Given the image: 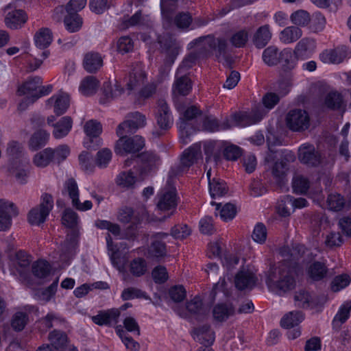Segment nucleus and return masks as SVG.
Instances as JSON below:
<instances>
[{"instance_id":"a878e982","label":"nucleus","mask_w":351,"mask_h":351,"mask_svg":"<svg viewBox=\"0 0 351 351\" xmlns=\"http://www.w3.org/2000/svg\"><path fill=\"white\" fill-rule=\"evenodd\" d=\"M232 128L230 120L226 118L221 123L213 117H205L202 123V130L209 132H215L221 130H226Z\"/></svg>"},{"instance_id":"473e14b6","label":"nucleus","mask_w":351,"mask_h":351,"mask_svg":"<svg viewBox=\"0 0 351 351\" xmlns=\"http://www.w3.org/2000/svg\"><path fill=\"white\" fill-rule=\"evenodd\" d=\"M256 282V278L250 271H240L235 277V286L239 290L252 289Z\"/></svg>"},{"instance_id":"603ef678","label":"nucleus","mask_w":351,"mask_h":351,"mask_svg":"<svg viewBox=\"0 0 351 351\" xmlns=\"http://www.w3.org/2000/svg\"><path fill=\"white\" fill-rule=\"evenodd\" d=\"M159 43L162 49L172 56V61L178 53V47L175 39L171 36L163 37L159 39Z\"/></svg>"},{"instance_id":"864d4df0","label":"nucleus","mask_w":351,"mask_h":351,"mask_svg":"<svg viewBox=\"0 0 351 351\" xmlns=\"http://www.w3.org/2000/svg\"><path fill=\"white\" fill-rule=\"evenodd\" d=\"M51 269V265L47 261L38 260L32 265V271L34 276L45 278L49 275Z\"/></svg>"},{"instance_id":"09e8293b","label":"nucleus","mask_w":351,"mask_h":351,"mask_svg":"<svg viewBox=\"0 0 351 351\" xmlns=\"http://www.w3.org/2000/svg\"><path fill=\"white\" fill-rule=\"evenodd\" d=\"M116 184L125 189L132 188L136 182V177L131 171H123L120 172L116 178Z\"/></svg>"},{"instance_id":"2eb2a0df","label":"nucleus","mask_w":351,"mask_h":351,"mask_svg":"<svg viewBox=\"0 0 351 351\" xmlns=\"http://www.w3.org/2000/svg\"><path fill=\"white\" fill-rule=\"evenodd\" d=\"M18 212L14 204L4 199H0V231L8 230L12 225V217Z\"/></svg>"},{"instance_id":"c9c22d12","label":"nucleus","mask_w":351,"mask_h":351,"mask_svg":"<svg viewBox=\"0 0 351 351\" xmlns=\"http://www.w3.org/2000/svg\"><path fill=\"white\" fill-rule=\"evenodd\" d=\"M48 339L50 344L56 350H64L69 343V338L65 332L54 329L49 333Z\"/></svg>"},{"instance_id":"e433bc0d","label":"nucleus","mask_w":351,"mask_h":351,"mask_svg":"<svg viewBox=\"0 0 351 351\" xmlns=\"http://www.w3.org/2000/svg\"><path fill=\"white\" fill-rule=\"evenodd\" d=\"M186 308L198 320L203 319L207 315V309L204 306L202 300L199 296H195L187 302Z\"/></svg>"},{"instance_id":"423d86ee","label":"nucleus","mask_w":351,"mask_h":351,"mask_svg":"<svg viewBox=\"0 0 351 351\" xmlns=\"http://www.w3.org/2000/svg\"><path fill=\"white\" fill-rule=\"evenodd\" d=\"M190 45L207 47L214 52L219 61L226 60L228 53V43L224 38H215L213 35L201 36L193 40Z\"/></svg>"},{"instance_id":"6ab92c4d","label":"nucleus","mask_w":351,"mask_h":351,"mask_svg":"<svg viewBox=\"0 0 351 351\" xmlns=\"http://www.w3.org/2000/svg\"><path fill=\"white\" fill-rule=\"evenodd\" d=\"M147 78L146 73L139 64L132 66L126 83L127 89L132 90L143 85Z\"/></svg>"},{"instance_id":"79ce46f5","label":"nucleus","mask_w":351,"mask_h":351,"mask_svg":"<svg viewBox=\"0 0 351 351\" xmlns=\"http://www.w3.org/2000/svg\"><path fill=\"white\" fill-rule=\"evenodd\" d=\"M52 40V32L50 29L47 27L41 28L34 35L35 45L40 49L47 48L51 45Z\"/></svg>"},{"instance_id":"aec40b11","label":"nucleus","mask_w":351,"mask_h":351,"mask_svg":"<svg viewBox=\"0 0 351 351\" xmlns=\"http://www.w3.org/2000/svg\"><path fill=\"white\" fill-rule=\"evenodd\" d=\"M192 90V82L188 75L176 73L175 81L172 86V93L174 97L186 96Z\"/></svg>"},{"instance_id":"c03bdc74","label":"nucleus","mask_w":351,"mask_h":351,"mask_svg":"<svg viewBox=\"0 0 351 351\" xmlns=\"http://www.w3.org/2000/svg\"><path fill=\"white\" fill-rule=\"evenodd\" d=\"M43 84V79L39 76H34L28 78V80L24 82L18 88V93L19 95H25L27 94H32L36 91L37 88Z\"/></svg>"},{"instance_id":"cd10ccee","label":"nucleus","mask_w":351,"mask_h":351,"mask_svg":"<svg viewBox=\"0 0 351 351\" xmlns=\"http://www.w3.org/2000/svg\"><path fill=\"white\" fill-rule=\"evenodd\" d=\"M272 33L269 25L259 27L252 36V43L256 48L263 49L271 39Z\"/></svg>"},{"instance_id":"1a4fd4ad","label":"nucleus","mask_w":351,"mask_h":351,"mask_svg":"<svg viewBox=\"0 0 351 351\" xmlns=\"http://www.w3.org/2000/svg\"><path fill=\"white\" fill-rule=\"evenodd\" d=\"M310 116L305 110L295 108L290 110L286 114L287 127L293 132H303L310 126Z\"/></svg>"},{"instance_id":"a211bd4d","label":"nucleus","mask_w":351,"mask_h":351,"mask_svg":"<svg viewBox=\"0 0 351 351\" xmlns=\"http://www.w3.org/2000/svg\"><path fill=\"white\" fill-rule=\"evenodd\" d=\"M120 311L118 308L99 311L96 315L91 317L93 322L98 326H112L118 323Z\"/></svg>"},{"instance_id":"37998d69","label":"nucleus","mask_w":351,"mask_h":351,"mask_svg":"<svg viewBox=\"0 0 351 351\" xmlns=\"http://www.w3.org/2000/svg\"><path fill=\"white\" fill-rule=\"evenodd\" d=\"M209 193L212 198L223 197L228 192L226 183L219 178H213L208 182Z\"/></svg>"},{"instance_id":"4468645a","label":"nucleus","mask_w":351,"mask_h":351,"mask_svg":"<svg viewBox=\"0 0 351 351\" xmlns=\"http://www.w3.org/2000/svg\"><path fill=\"white\" fill-rule=\"evenodd\" d=\"M156 119L158 125L162 130H167L173 124V118L167 101L159 99L157 101V112Z\"/></svg>"},{"instance_id":"7c9ffc66","label":"nucleus","mask_w":351,"mask_h":351,"mask_svg":"<svg viewBox=\"0 0 351 351\" xmlns=\"http://www.w3.org/2000/svg\"><path fill=\"white\" fill-rule=\"evenodd\" d=\"M78 248V235L75 231L67 234L66 239L62 247L61 256L64 259H69L76 254Z\"/></svg>"},{"instance_id":"7ed1b4c3","label":"nucleus","mask_w":351,"mask_h":351,"mask_svg":"<svg viewBox=\"0 0 351 351\" xmlns=\"http://www.w3.org/2000/svg\"><path fill=\"white\" fill-rule=\"evenodd\" d=\"M201 114L202 111L195 106L187 108L182 112V116L177 123L180 141L182 144L186 145L191 141L192 136L197 130L196 127L192 125L191 121Z\"/></svg>"},{"instance_id":"b1692460","label":"nucleus","mask_w":351,"mask_h":351,"mask_svg":"<svg viewBox=\"0 0 351 351\" xmlns=\"http://www.w3.org/2000/svg\"><path fill=\"white\" fill-rule=\"evenodd\" d=\"M69 97L66 93H60L53 95L47 100V105L53 106L57 116L64 114L69 106Z\"/></svg>"},{"instance_id":"39448f33","label":"nucleus","mask_w":351,"mask_h":351,"mask_svg":"<svg viewBox=\"0 0 351 351\" xmlns=\"http://www.w3.org/2000/svg\"><path fill=\"white\" fill-rule=\"evenodd\" d=\"M201 158V143H193L183 152L180 162L171 167L170 173L177 176L187 172L189 168Z\"/></svg>"},{"instance_id":"f03ea898","label":"nucleus","mask_w":351,"mask_h":351,"mask_svg":"<svg viewBox=\"0 0 351 351\" xmlns=\"http://www.w3.org/2000/svg\"><path fill=\"white\" fill-rule=\"evenodd\" d=\"M266 284L279 295L294 289L296 287L295 268L287 261H280L277 267L271 266Z\"/></svg>"},{"instance_id":"ddd939ff","label":"nucleus","mask_w":351,"mask_h":351,"mask_svg":"<svg viewBox=\"0 0 351 351\" xmlns=\"http://www.w3.org/2000/svg\"><path fill=\"white\" fill-rule=\"evenodd\" d=\"M298 159L308 167H318L322 160L320 152L311 143H304L298 149Z\"/></svg>"},{"instance_id":"dca6fc26","label":"nucleus","mask_w":351,"mask_h":351,"mask_svg":"<svg viewBox=\"0 0 351 351\" xmlns=\"http://www.w3.org/2000/svg\"><path fill=\"white\" fill-rule=\"evenodd\" d=\"M308 251L302 244L295 243L291 247H282L280 250V255L284 258L282 261H287L296 268L298 260Z\"/></svg>"},{"instance_id":"4d7b16f0","label":"nucleus","mask_w":351,"mask_h":351,"mask_svg":"<svg viewBox=\"0 0 351 351\" xmlns=\"http://www.w3.org/2000/svg\"><path fill=\"white\" fill-rule=\"evenodd\" d=\"M351 311V301H347L339 307L337 314L333 318L332 324H342L350 317Z\"/></svg>"},{"instance_id":"69168bd1","label":"nucleus","mask_w":351,"mask_h":351,"mask_svg":"<svg viewBox=\"0 0 351 351\" xmlns=\"http://www.w3.org/2000/svg\"><path fill=\"white\" fill-rule=\"evenodd\" d=\"M78 220V215L71 208H66L64 210L62 216V222L64 226L69 228H74L77 226Z\"/></svg>"},{"instance_id":"3c124183","label":"nucleus","mask_w":351,"mask_h":351,"mask_svg":"<svg viewBox=\"0 0 351 351\" xmlns=\"http://www.w3.org/2000/svg\"><path fill=\"white\" fill-rule=\"evenodd\" d=\"M294 300L295 306L303 308H308L315 304L310 293L303 289L295 292Z\"/></svg>"},{"instance_id":"9d476101","label":"nucleus","mask_w":351,"mask_h":351,"mask_svg":"<svg viewBox=\"0 0 351 351\" xmlns=\"http://www.w3.org/2000/svg\"><path fill=\"white\" fill-rule=\"evenodd\" d=\"M295 156L291 152L283 153L280 158L278 159L271 167V175L276 183L281 186L286 180L289 164L294 160Z\"/></svg>"},{"instance_id":"5fc2aeb1","label":"nucleus","mask_w":351,"mask_h":351,"mask_svg":"<svg viewBox=\"0 0 351 351\" xmlns=\"http://www.w3.org/2000/svg\"><path fill=\"white\" fill-rule=\"evenodd\" d=\"M41 324L47 328L49 329L54 326H62L66 323L64 318L62 317L58 313L55 312H49L40 320Z\"/></svg>"},{"instance_id":"bb28decb","label":"nucleus","mask_w":351,"mask_h":351,"mask_svg":"<svg viewBox=\"0 0 351 351\" xmlns=\"http://www.w3.org/2000/svg\"><path fill=\"white\" fill-rule=\"evenodd\" d=\"M314 51V41L308 38H303L297 43L293 52L299 60H304L311 58Z\"/></svg>"},{"instance_id":"c756f323","label":"nucleus","mask_w":351,"mask_h":351,"mask_svg":"<svg viewBox=\"0 0 351 351\" xmlns=\"http://www.w3.org/2000/svg\"><path fill=\"white\" fill-rule=\"evenodd\" d=\"M235 308L232 303L217 304L213 309V318L217 322H224L235 313Z\"/></svg>"},{"instance_id":"72a5a7b5","label":"nucleus","mask_w":351,"mask_h":351,"mask_svg":"<svg viewBox=\"0 0 351 351\" xmlns=\"http://www.w3.org/2000/svg\"><path fill=\"white\" fill-rule=\"evenodd\" d=\"M298 60L291 48H285L281 51L279 64L285 72H289L296 67Z\"/></svg>"},{"instance_id":"de8ad7c7","label":"nucleus","mask_w":351,"mask_h":351,"mask_svg":"<svg viewBox=\"0 0 351 351\" xmlns=\"http://www.w3.org/2000/svg\"><path fill=\"white\" fill-rule=\"evenodd\" d=\"M64 23L68 32L74 33L81 29L83 24V19L78 14L70 13L65 16Z\"/></svg>"},{"instance_id":"0eeeda50","label":"nucleus","mask_w":351,"mask_h":351,"mask_svg":"<svg viewBox=\"0 0 351 351\" xmlns=\"http://www.w3.org/2000/svg\"><path fill=\"white\" fill-rule=\"evenodd\" d=\"M42 202L39 206L31 209L28 213V222L32 226H40L43 223L53 207V199L51 195L45 193L41 197Z\"/></svg>"},{"instance_id":"20e7f679","label":"nucleus","mask_w":351,"mask_h":351,"mask_svg":"<svg viewBox=\"0 0 351 351\" xmlns=\"http://www.w3.org/2000/svg\"><path fill=\"white\" fill-rule=\"evenodd\" d=\"M156 199L157 209L168 213L166 219L176 213L180 197L175 186H165L158 192Z\"/></svg>"},{"instance_id":"0e129e2a","label":"nucleus","mask_w":351,"mask_h":351,"mask_svg":"<svg viewBox=\"0 0 351 351\" xmlns=\"http://www.w3.org/2000/svg\"><path fill=\"white\" fill-rule=\"evenodd\" d=\"M290 19L295 25L304 27L310 23L311 16L308 12L299 10L291 14Z\"/></svg>"},{"instance_id":"bf43d9fd","label":"nucleus","mask_w":351,"mask_h":351,"mask_svg":"<svg viewBox=\"0 0 351 351\" xmlns=\"http://www.w3.org/2000/svg\"><path fill=\"white\" fill-rule=\"evenodd\" d=\"M145 170L150 171L158 165L160 158L153 152H145L139 156Z\"/></svg>"},{"instance_id":"58836bf2","label":"nucleus","mask_w":351,"mask_h":351,"mask_svg":"<svg viewBox=\"0 0 351 351\" xmlns=\"http://www.w3.org/2000/svg\"><path fill=\"white\" fill-rule=\"evenodd\" d=\"M281 51L274 46L266 47L262 53V60L268 66H274L279 64Z\"/></svg>"},{"instance_id":"13d9d810","label":"nucleus","mask_w":351,"mask_h":351,"mask_svg":"<svg viewBox=\"0 0 351 351\" xmlns=\"http://www.w3.org/2000/svg\"><path fill=\"white\" fill-rule=\"evenodd\" d=\"M249 39V33L246 29H240L232 34L230 43L236 48L244 47Z\"/></svg>"},{"instance_id":"8fccbe9b","label":"nucleus","mask_w":351,"mask_h":351,"mask_svg":"<svg viewBox=\"0 0 351 351\" xmlns=\"http://www.w3.org/2000/svg\"><path fill=\"white\" fill-rule=\"evenodd\" d=\"M29 322V315L25 312H16L11 319V327L16 332L22 331Z\"/></svg>"},{"instance_id":"412c9836","label":"nucleus","mask_w":351,"mask_h":351,"mask_svg":"<svg viewBox=\"0 0 351 351\" xmlns=\"http://www.w3.org/2000/svg\"><path fill=\"white\" fill-rule=\"evenodd\" d=\"M124 92V88L121 83L116 80L114 83L110 81L104 82L102 86L103 97L100 102L105 104L110 100L114 99L120 97Z\"/></svg>"},{"instance_id":"393cba45","label":"nucleus","mask_w":351,"mask_h":351,"mask_svg":"<svg viewBox=\"0 0 351 351\" xmlns=\"http://www.w3.org/2000/svg\"><path fill=\"white\" fill-rule=\"evenodd\" d=\"M83 66L88 73H95L103 66V58L98 52H88L84 55Z\"/></svg>"},{"instance_id":"f8f14e48","label":"nucleus","mask_w":351,"mask_h":351,"mask_svg":"<svg viewBox=\"0 0 351 351\" xmlns=\"http://www.w3.org/2000/svg\"><path fill=\"white\" fill-rule=\"evenodd\" d=\"M11 267L23 280H27L29 276V266L32 257L25 251L20 250L10 256Z\"/></svg>"},{"instance_id":"c85d7f7f","label":"nucleus","mask_w":351,"mask_h":351,"mask_svg":"<svg viewBox=\"0 0 351 351\" xmlns=\"http://www.w3.org/2000/svg\"><path fill=\"white\" fill-rule=\"evenodd\" d=\"M50 137V134L47 131L40 129L35 131L29 138L28 141V147L32 152L37 151L45 147Z\"/></svg>"},{"instance_id":"2f4dec72","label":"nucleus","mask_w":351,"mask_h":351,"mask_svg":"<svg viewBox=\"0 0 351 351\" xmlns=\"http://www.w3.org/2000/svg\"><path fill=\"white\" fill-rule=\"evenodd\" d=\"M27 19V16L23 10H15L7 14L5 23L8 28L15 29L20 28Z\"/></svg>"},{"instance_id":"6e6d98bb","label":"nucleus","mask_w":351,"mask_h":351,"mask_svg":"<svg viewBox=\"0 0 351 351\" xmlns=\"http://www.w3.org/2000/svg\"><path fill=\"white\" fill-rule=\"evenodd\" d=\"M86 4V0H70L65 8L63 5L58 6L54 10V12L62 13L64 10L66 11L68 14L75 13L82 10Z\"/></svg>"},{"instance_id":"a18cd8bd","label":"nucleus","mask_w":351,"mask_h":351,"mask_svg":"<svg viewBox=\"0 0 351 351\" xmlns=\"http://www.w3.org/2000/svg\"><path fill=\"white\" fill-rule=\"evenodd\" d=\"M53 156L52 148L47 147L34 155L33 162L38 167H46L54 162Z\"/></svg>"},{"instance_id":"9b49d317","label":"nucleus","mask_w":351,"mask_h":351,"mask_svg":"<svg viewBox=\"0 0 351 351\" xmlns=\"http://www.w3.org/2000/svg\"><path fill=\"white\" fill-rule=\"evenodd\" d=\"M68 193L70 199H71L72 206L80 211L89 210L93 207L92 202L90 200H86L84 203H81L80 201V191L77 184L73 178L68 179L64 184V191Z\"/></svg>"},{"instance_id":"6e6552de","label":"nucleus","mask_w":351,"mask_h":351,"mask_svg":"<svg viewBox=\"0 0 351 351\" xmlns=\"http://www.w3.org/2000/svg\"><path fill=\"white\" fill-rule=\"evenodd\" d=\"M266 111L261 107L253 108L250 112H238L231 116L230 124L245 128L259 123L265 117Z\"/></svg>"},{"instance_id":"f257e3e1","label":"nucleus","mask_w":351,"mask_h":351,"mask_svg":"<svg viewBox=\"0 0 351 351\" xmlns=\"http://www.w3.org/2000/svg\"><path fill=\"white\" fill-rule=\"evenodd\" d=\"M127 120L120 123L117 129V134L120 138L117 141L114 152L117 154L123 155L128 153H136L145 146L144 138L138 135L127 138L145 125V117L138 112L128 115Z\"/></svg>"},{"instance_id":"e2e57ef3","label":"nucleus","mask_w":351,"mask_h":351,"mask_svg":"<svg viewBox=\"0 0 351 351\" xmlns=\"http://www.w3.org/2000/svg\"><path fill=\"white\" fill-rule=\"evenodd\" d=\"M147 267V263L144 258H136L131 261L130 270L133 276L140 277L145 274Z\"/></svg>"},{"instance_id":"ea45409f","label":"nucleus","mask_w":351,"mask_h":351,"mask_svg":"<svg viewBox=\"0 0 351 351\" xmlns=\"http://www.w3.org/2000/svg\"><path fill=\"white\" fill-rule=\"evenodd\" d=\"M304 318L302 311H291L283 316L280 320V326L285 328H292L299 325Z\"/></svg>"},{"instance_id":"680f3d73","label":"nucleus","mask_w":351,"mask_h":351,"mask_svg":"<svg viewBox=\"0 0 351 351\" xmlns=\"http://www.w3.org/2000/svg\"><path fill=\"white\" fill-rule=\"evenodd\" d=\"M199 56L196 53H191L182 61L176 72L178 74L188 75L187 71L197 62Z\"/></svg>"},{"instance_id":"052dcab7","label":"nucleus","mask_w":351,"mask_h":351,"mask_svg":"<svg viewBox=\"0 0 351 351\" xmlns=\"http://www.w3.org/2000/svg\"><path fill=\"white\" fill-rule=\"evenodd\" d=\"M325 105L331 110L340 109L343 104L342 95L337 91L329 93L325 97Z\"/></svg>"},{"instance_id":"338daca9","label":"nucleus","mask_w":351,"mask_h":351,"mask_svg":"<svg viewBox=\"0 0 351 351\" xmlns=\"http://www.w3.org/2000/svg\"><path fill=\"white\" fill-rule=\"evenodd\" d=\"M84 132L90 138H97L102 132V125L97 121L91 119L85 123Z\"/></svg>"},{"instance_id":"f3484780","label":"nucleus","mask_w":351,"mask_h":351,"mask_svg":"<svg viewBox=\"0 0 351 351\" xmlns=\"http://www.w3.org/2000/svg\"><path fill=\"white\" fill-rule=\"evenodd\" d=\"M348 47L342 45L332 49H326L319 54L320 60L326 64H339L347 58Z\"/></svg>"},{"instance_id":"49530a36","label":"nucleus","mask_w":351,"mask_h":351,"mask_svg":"<svg viewBox=\"0 0 351 351\" xmlns=\"http://www.w3.org/2000/svg\"><path fill=\"white\" fill-rule=\"evenodd\" d=\"M99 84L95 77L90 75L84 78L80 85L79 90L86 96H90L96 93Z\"/></svg>"},{"instance_id":"a19ab883","label":"nucleus","mask_w":351,"mask_h":351,"mask_svg":"<svg viewBox=\"0 0 351 351\" xmlns=\"http://www.w3.org/2000/svg\"><path fill=\"white\" fill-rule=\"evenodd\" d=\"M302 35L300 28L296 26H289L285 27L280 34V40L281 43L287 45L297 41Z\"/></svg>"},{"instance_id":"f704fd0d","label":"nucleus","mask_w":351,"mask_h":351,"mask_svg":"<svg viewBox=\"0 0 351 351\" xmlns=\"http://www.w3.org/2000/svg\"><path fill=\"white\" fill-rule=\"evenodd\" d=\"M73 125V121L71 117L65 116L62 117L57 123L52 124L54 128L53 136L56 139L62 138L71 131Z\"/></svg>"},{"instance_id":"4c0bfd02","label":"nucleus","mask_w":351,"mask_h":351,"mask_svg":"<svg viewBox=\"0 0 351 351\" xmlns=\"http://www.w3.org/2000/svg\"><path fill=\"white\" fill-rule=\"evenodd\" d=\"M328 272V269L325 263L319 261H314L307 269V274L313 281L322 280L327 276Z\"/></svg>"},{"instance_id":"4be33fe9","label":"nucleus","mask_w":351,"mask_h":351,"mask_svg":"<svg viewBox=\"0 0 351 351\" xmlns=\"http://www.w3.org/2000/svg\"><path fill=\"white\" fill-rule=\"evenodd\" d=\"M29 166L27 161L16 160L12 161L9 166L10 174L15 177L16 181L20 184H25L29 173Z\"/></svg>"},{"instance_id":"774afa93","label":"nucleus","mask_w":351,"mask_h":351,"mask_svg":"<svg viewBox=\"0 0 351 351\" xmlns=\"http://www.w3.org/2000/svg\"><path fill=\"white\" fill-rule=\"evenodd\" d=\"M328 208L334 211L341 210L346 204L344 197L340 194H330L327 198Z\"/></svg>"},{"instance_id":"5701e85b","label":"nucleus","mask_w":351,"mask_h":351,"mask_svg":"<svg viewBox=\"0 0 351 351\" xmlns=\"http://www.w3.org/2000/svg\"><path fill=\"white\" fill-rule=\"evenodd\" d=\"M193 336L194 339L203 345L204 348L209 347L215 341V332L207 324L195 328L193 331Z\"/></svg>"}]
</instances>
